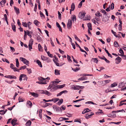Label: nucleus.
I'll return each mask as SVG.
<instances>
[{
	"instance_id": "f257e3e1",
	"label": "nucleus",
	"mask_w": 126,
	"mask_h": 126,
	"mask_svg": "<svg viewBox=\"0 0 126 126\" xmlns=\"http://www.w3.org/2000/svg\"><path fill=\"white\" fill-rule=\"evenodd\" d=\"M39 80L40 81L41 84H46L48 82V80H46V79L42 77H40L38 78Z\"/></svg>"
},
{
	"instance_id": "f03ea898",
	"label": "nucleus",
	"mask_w": 126,
	"mask_h": 126,
	"mask_svg": "<svg viewBox=\"0 0 126 126\" xmlns=\"http://www.w3.org/2000/svg\"><path fill=\"white\" fill-rule=\"evenodd\" d=\"M20 59L23 62L24 64H26L27 65H29V62L26 59L20 57Z\"/></svg>"
},
{
	"instance_id": "7ed1b4c3",
	"label": "nucleus",
	"mask_w": 126,
	"mask_h": 126,
	"mask_svg": "<svg viewBox=\"0 0 126 126\" xmlns=\"http://www.w3.org/2000/svg\"><path fill=\"white\" fill-rule=\"evenodd\" d=\"M23 79V80H27V77L26 75L24 74H21L19 77V80L21 81L22 80V78Z\"/></svg>"
},
{
	"instance_id": "20e7f679",
	"label": "nucleus",
	"mask_w": 126,
	"mask_h": 126,
	"mask_svg": "<svg viewBox=\"0 0 126 126\" xmlns=\"http://www.w3.org/2000/svg\"><path fill=\"white\" fill-rule=\"evenodd\" d=\"M33 40L32 38H31L29 41V50L30 51H31V50L32 49V46L33 44Z\"/></svg>"
},
{
	"instance_id": "39448f33",
	"label": "nucleus",
	"mask_w": 126,
	"mask_h": 126,
	"mask_svg": "<svg viewBox=\"0 0 126 126\" xmlns=\"http://www.w3.org/2000/svg\"><path fill=\"white\" fill-rule=\"evenodd\" d=\"M67 27L68 29H70L72 27V21L71 20L69 19L67 25Z\"/></svg>"
},
{
	"instance_id": "423d86ee",
	"label": "nucleus",
	"mask_w": 126,
	"mask_h": 126,
	"mask_svg": "<svg viewBox=\"0 0 126 126\" xmlns=\"http://www.w3.org/2000/svg\"><path fill=\"white\" fill-rule=\"evenodd\" d=\"M86 13H84L83 12H80L79 15V17L81 19L83 18L84 16Z\"/></svg>"
},
{
	"instance_id": "0eeeda50",
	"label": "nucleus",
	"mask_w": 126,
	"mask_h": 126,
	"mask_svg": "<svg viewBox=\"0 0 126 126\" xmlns=\"http://www.w3.org/2000/svg\"><path fill=\"white\" fill-rule=\"evenodd\" d=\"M41 59L43 60L46 61L47 62H49V60L48 59L47 57H45L44 56H41Z\"/></svg>"
},
{
	"instance_id": "6e6552de",
	"label": "nucleus",
	"mask_w": 126,
	"mask_h": 126,
	"mask_svg": "<svg viewBox=\"0 0 126 126\" xmlns=\"http://www.w3.org/2000/svg\"><path fill=\"white\" fill-rule=\"evenodd\" d=\"M54 86H55L51 82L47 89V90H48L50 89H51L52 88L53 89V87Z\"/></svg>"
},
{
	"instance_id": "1a4fd4ad",
	"label": "nucleus",
	"mask_w": 126,
	"mask_h": 126,
	"mask_svg": "<svg viewBox=\"0 0 126 126\" xmlns=\"http://www.w3.org/2000/svg\"><path fill=\"white\" fill-rule=\"evenodd\" d=\"M14 9L15 11V12L16 14H18L19 13V8H17L16 6L14 7Z\"/></svg>"
},
{
	"instance_id": "9d476101",
	"label": "nucleus",
	"mask_w": 126,
	"mask_h": 126,
	"mask_svg": "<svg viewBox=\"0 0 126 126\" xmlns=\"http://www.w3.org/2000/svg\"><path fill=\"white\" fill-rule=\"evenodd\" d=\"M91 111L88 108H87L86 109H85L84 110H83L82 112V114H85V113L89 112L90 111Z\"/></svg>"
},
{
	"instance_id": "9b49d317",
	"label": "nucleus",
	"mask_w": 126,
	"mask_h": 126,
	"mask_svg": "<svg viewBox=\"0 0 126 126\" xmlns=\"http://www.w3.org/2000/svg\"><path fill=\"white\" fill-rule=\"evenodd\" d=\"M31 94L33 96L35 97H36L38 96V94L35 93L31 92Z\"/></svg>"
},
{
	"instance_id": "f8f14e48",
	"label": "nucleus",
	"mask_w": 126,
	"mask_h": 126,
	"mask_svg": "<svg viewBox=\"0 0 126 126\" xmlns=\"http://www.w3.org/2000/svg\"><path fill=\"white\" fill-rule=\"evenodd\" d=\"M115 60L118 61V62H116V63L118 64L119 63L121 62V58L119 57H118L115 59Z\"/></svg>"
},
{
	"instance_id": "ddd939ff",
	"label": "nucleus",
	"mask_w": 126,
	"mask_h": 126,
	"mask_svg": "<svg viewBox=\"0 0 126 126\" xmlns=\"http://www.w3.org/2000/svg\"><path fill=\"white\" fill-rule=\"evenodd\" d=\"M44 94H47L48 96H49L51 94L47 90L44 91Z\"/></svg>"
},
{
	"instance_id": "4468645a",
	"label": "nucleus",
	"mask_w": 126,
	"mask_h": 126,
	"mask_svg": "<svg viewBox=\"0 0 126 126\" xmlns=\"http://www.w3.org/2000/svg\"><path fill=\"white\" fill-rule=\"evenodd\" d=\"M6 3V1L2 0L0 2V4L2 7L3 6V5Z\"/></svg>"
},
{
	"instance_id": "2eb2a0df",
	"label": "nucleus",
	"mask_w": 126,
	"mask_h": 126,
	"mask_svg": "<svg viewBox=\"0 0 126 126\" xmlns=\"http://www.w3.org/2000/svg\"><path fill=\"white\" fill-rule=\"evenodd\" d=\"M75 5L74 3H72V4L71 6V10L73 11L75 9Z\"/></svg>"
},
{
	"instance_id": "dca6fc26",
	"label": "nucleus",
	"mask_w": 126,
	"mask_h": 126,
	"mask_svg": "<svg viewBox=\"0 0 126 126\" xmlns=\"http://www.w3.org/2000/svg\"><path fill=\"white\" fill-rule=\"evenodd\" d=\"M34 23L36 26H38L40 22L37 20H35L34 21Z\"/></svg>"
},
{
	"instance_id": "f3484780",
	"label": "nucleus",
	"mask_w": 126,
	"mask_h": 126,
	"mask_svg": "<svg viewBox=\"0 0 126 126\" xmlns=\"http://www.w3.org/2000/svg\"><path fill=\"white\" fill-rule=\"evenodd\" d=\"M31 122L30 120L28 121L26 123V125L27 126H30L31 125Z\"/></svg>"
},
{
	"instance_id": "a211bd4d",
	"label": "nucleus",
	"mask_w": 126,
	"mask_h": 126,
	"mask_svg": "<svg viewBox=\"0 0 126 126\" xmlns=\"http://www.w3.org/2000/svg\"><path fill=\"white\" fill-rule=\"evenodd\" d=\"M27 104L28 105H29V106L31 107L32 106V102L30 101H28L27 103Z\"/></svg>"
},
{
	"instance_id": "6ab92c4d",
	"label": "nucleus",
	"mask_w": 126,
	"mask_h": 126,
	"mask_svg": "<svg viewBox=\"0 0 126 126\" xmlns=\"http://www.w3.org/2000/svg\"><path fill=\"white\" fill-rule=\"evenodd\" d=\"M38 48L39 51H42V47L41 46L40 44H39L38 45Z\"/></svg>"
},
{
	"instance_id": "aec40b11",
	"label": "nucleus",
	"mask_w": 126,
	"mask_h": 126,
	"mask_svg": "<svg viewBox=\"0 0 126 126\" xmlns=\"http://www.w3.org/2000/svg\"><path fill=\"white\" fill-rule=\"evenodd\" d=\"M87 26L88 28V29H89L90 30H92V24L91 23H89L87 24Z\"/></svg>"
},
{
	"instance_id": "412c9836",
	"label": "nucleus",
	"mask_w": 126,
	"mask_h": 126,
	"mask_svg": "<svg viewBox=\"0 0 126 126\" xmlns=\"http://www.w3.org/2000/svg\"><path fill=\"white\" fill-rule=\"evenodd\" d=\"M55 73L56 75H60V71L57 69H55Z\"/></svg>"
},
{
	"instance_id": "4be33fe9",
	"label": "nucleus",
	"mask_w": 126,
	"mask_h": 126,
	"mask_svg": "<svg viewBox=\"0 0 126 126\" xmlns=\"http://www.w3.org/2000/svg\"><path fill=\"white\" fill-rule=\"evenodd\" d=\"M36 62L38 63V65L41 67H42V65L41 64V62L38 60H37L36 61Z\"/></svg>"
},
{
	"instance_id": "5701e85b",
	"label": "nucleus",
	"mask_w": 126,
	"mask_h": 126,
	"mask_svg": "<svg viewBox=\"0 0 126 126\" xmlns=\"http://www.w3.org/2000/svg\"><path fill=\"white\" fill-rule=\"evenodd\" d=\"M72 16H73L71 18L72 20L73 21V22H74V20L76 21V16L74 15H72Z\"/></svg>"
},
{
	"instance_id": "b1692460",
	"label": "nucleus",
	"mask_w": 126,
	"mask_h": 126,
	"mask_svg": "<svg viewBox=\"0 0 126 126\" xmlns=\"http://www.w3.org/2000/svg\"><path fill=\"white\" fill-rule=\"evenodd\" d=\"M125 86L124 83L123 82H121L119 83V86L120 88H122Z\"/></svg>"
},
{
	"instance_id": "393cba45",
	"label": "nucleus",
	"mask_w": 126,
	"mask_h": 126,
	"mask_svg": "<svg viewBox=\"0 0 126 126\" xmlns=\"http://www.w3.org/2000/svg\"><path fill=\"white\" fill-rule=\"evenodd\" d=\"M9 78L10 79H16V77L13 75H8Z\"/></svg>"
},
{
	"instance_id": "a878e982",
	"label": "nucleus",
	"mask_w": 126,
	"mask_h": 126,
	"mask_svg": "<svg viewBox=\"0 0 126 126\" xmlns=\"http://www.w3.org/2000/svg\"><path fill=\"white\" fill-rule=\"evenodd\" d=\"M16 66L17 67H18L19 66V63L18 60L17 59H16Z\"/></svg>"
},
{
	"instance_id": "bb28decb",
	"label": "nucleus",
	"mask_w": 126,
	"mask_h": 126,
	"mask_svg": "<svg viewBox=\"0 0 126 126\" xmlns=\"http://www.w3.org/2000/svg\"><path fill=\"white\" fill-rule=\"evenodd\" d=\"M105 51L106 52V53L108 54V56L112 58V57L111 55L109 53L108 51L106 49V48L105 49Z\"/></svg>"
},
{
	"instance_id": "cd10ccee",
	"label": "nucleus",
	"mask_w": 126,
	"mask_h": 126,
	"mask_svg": "<svg viewBox=\"0 0 126 126\" xmlns=\"http://www.w3.org/2000/svg\"><path fill=\"white\" fill-rule=\"evenodd\" d=\"M92 60H93L94 62L96 63H97L98 62V60L96 58H92Z\"/></svg>"
},
{
	"instance_id": "c85d7f7f",
	"label": "nucleus",
	"mask_w": 126,
	"mask_h": 126,
	"mask_svg": "<svg viewBox=\"0 0 126 126\" xmlns=\"http://www.w3.org/2000/svg\"><path fill=\"white\" fill-rule=\"evenodd\" d=\"M59 99L58 98H53L52 99V101H53V102L54 103L58 101L59 100Z\"/></svg>"
},
{
	"instance_id": "c756f323",
	"label": "nucleus",
	"mask_w": 126,
	"mask_h": 126,
	"mask_svg": "<svg viewBox=\"0 0 126 126\" xmlns=\"http://www.w3.org/2000/svg\"><path fill=\"white\" fill-rule=\"evenodd\" d=\"M114 46L116 47H118L119 46L118 43L116 41H115L114 43Z\"/></svg>"
},
{
	"instance_id": "7c9ffc66",
	"label": "nucleus",
	"mask_w": 126,
	"mask_h": 126,
	"mask_svg": "<svg viewBox=\"0 0 126 126\" xmlns=\"http://www.w3.org/2000/svg\"><path fill=\"white\" fill-rule=\"evenodd\" d=\"M41 38L40 35H38L37 36V40L38 42H40L41 41Z\"/></svg>"
},
{
	"instance_id": "2f4dec72",
	"label": "nucleus",
	"mask_w": 126,
	"mask_h": 126,
	"mask_svg": "<svg viewBox=\"0 0 126 126\" xmlns=\"http://www.w3.org/2000/svg\"><path fill=\"white\" fill-rule=\"evenodd\" d=\"M60 119H61V121L67 120L69 119V118H65V117H61L60 118Z\"/></svg>"
},
{
	"instance_id": "473e14b6",
	"label": "nucleus",
	"mask_w": 126,
	"mask_h": 126,
	"mask_svg": "<svg viewBox=\"0 0 126 126\" xmlns=\"http://www.w3.org/2000/svg\"><path fill=\"white\" fill-rule=\"evenodd\" d=\"M117 84L116 83H114L111 84V87H115L117 85Z\"/></svg>"
},
{
	"instance_id": "72a5a7b5",
	"label": "nucleus",
	"mask_w": 126,
	"mask_h": 126,
	"mask_svg": "<svg viewBox=\"0 0 126 126\" xmlns=\"http://www.w3.org/2000/svg\"><path fill=\"white\" fill-rule=\"evenodd\" d=\"M22 25L25 27H27V23L25 22H23L22 23Z\"/></svg>"
},
{
	"instance_id": "f704fd0d",
	"label": "nucleus",
	"mask_w": 126,
	"mask_h": 126,
	"mask_svg": "<svg viewBox=\"0 0 126 126\" xmlns=\"http://www.w3.org/2000/svg\"><path fill=\"white\" fill-rule=\"evenodd\" d=\"M95 15L97 16H102L101 14H100V13H99V12L98 11H97L95 14Z\"/></svg>"
},
{
	"instance_id": "c9c22d12",
	"label": "nucleus",
	"mask_w": 126,
	"mask_h": 126,
	"mask_svg": "<svg viewBox=\"0 0 126 126\" xmlns=\"http://www.w3.org/2000/svg\"><path fill=\"white\" fill-rule=\"evenodd\" d=\"M76 88L77 89H76V90H79V88H81V89H82L84 88V87L83 86H76Z\"/></svg>"
},
{
	"instance_id": "e433bc0d",
	"label": "nucleus",
	"mask_w": 126,
	"mask_h": 126,
	"mask_svg": "<svg viewBox=\"0 0 126 126\" xmlns=\"http://www.w3.org/2000/svg\"><path fill=\"white\" fill-rule=\"evenodd\" d=\"M67 59L69 62H72V61L71 59L70 56L68 55H67Z\"/></svg>"
},
{
	"instance_id": "4c0bfd02",
	"label": "nucleus",
	"mask_w": 126,
	"mask_h": 126,
	"mask_svg": "<svg viewBox=\"0 0 126 126\" xmlns=\"http://www.w3.org/2000/svg\"><path fill=\"white\" fill-rule=\"evenodd\" d=\"M52 83L54 84L55 86L59 82V81H54L51 82Z\"/></svg>"
},
{
	"instance_id": "58836bf2",
	"label": "nucleus",
	"mask_w": 126,
	"mask_h": 126,
	"mask_svg": "<svg viewBox=\"0 0 126 126\" xmlns=\"http://www.w3.org/2000/svg\"><path fill=\"white\" fill-rule=\"evenodd\" d=\"M12 29L14 32H16V26L15 25H12Z\"/></svg>"
},
{
	"instance_id": "ea45409f",
	"label": "nucleus",
	"mask_w": 126,
	"mask_h": 126,
	"mask_svg": "<svg viewBox=\"0 0 126 126\" xmlns=\"http://www.w3.org/2000/svg\"><path fill=\"white\" fill-rule=\"evenodd\" d=\"M74 37L76 39L77 41H78L80 42H81V41L80 40L78 37L76 35H74Z\"/></svg>"
},
{
	"instance_id": "a19ab883",
	"label": "nucleus",
	"mask_w": 126,
	"mask_h": 126,
	"mask_svg": "<svg viewBox=\"0 0 126 126\" xmlns=\"http://www.w3.org/2000/svg\"><path fill=\"white\" fill-rule=\"evenodd\" d=\"M40 16L41 17H43L44 18H45V17L44 15L43 14V13L41 11L40 12Z\"/></svg>"
},
{
	"instance_id": "79ce46f5",
	"label": "nucleus",
	"mask_w": 126,
	"mask_h": 126,
	"mask_svg": "<svg viewBox=\"0 0 126 126\" xmlns=\"http://www.w3.org/2000/svg\"><path fill=\"white\" fill-rule=\"evenodd\" d=\"M103 60H105L106 62L108 63H109L110 62V61L109 60H107L104 56V59H103Z\"/></svg>"
},
{
	"instance_id": "37998d69",
	"label": "nucleus",
	"mask_w": 126,
	"mask_h": 126,
	"mask_svg": "<svg viewBox=\"0 0 126 126\" xmlns=\"http://www.w3.org/2000/svg\"><path fill=\"white\" fill-rule=\"evenodd\" d=\"M47 53L48 55L49 56L51 57H52L53 56V55L51 54H50L49 51L47 52Z\"/></svg>"
},
{
	"instance_id": "c03bdc74",
	"label": "nucleus",
	"mask_w": 126,
	"mask_h": 126,
	"mask_svg": "<svg viewBox=\"0 0 126 126\" xmlns=\"http://www.w3.org/2000/svg\"><path fill=\"white\" fill-rule=\"evenodd\" d=\"M62 111V110L61 109V108L59 107H58L56 109V111L57 112H59L60 110Z\"/></svg>"
},
{
	"instance_id": "a18cd8bd",
	"label": "nucleus",
	"mask_w": 126,
	"mask_h": 126,
	"mask_svg": "<svg viewBox=\"0 0 126 126\" xmlns=\"http://www.w3.org/2000/svg\"><path fill=\"white\" fill-rule=\"evenodd\" d=\"M119 52L121 54H124V51L121 48H120Z\"/></svg>"
},
{
	"instance_id": "49530a36",
	"label": "nucleus",
	"mask_w": 126,
	"mask_h": 126,
	"mask_svg": "<svg viewBox=\"0 0 126 126\" xmlns=\"http://www.w3.org/2000/svg\"><path fill=\"white\" fill-rule=\"evenodd\" d=\"M26 67V65H24L23 66H21L20 68V69L19 70H21L22 69H25Z\"/></svg>"
},
{
	"instance_id": "de8ad7c7",
	"label": "nucleus",
	"mask_w": 126,
	"mask_h": 126,
	"mask_svg": "<svg viewBox=\"0 0 126 126\" xmlns=\"http://www.w3.org/2000/svg\"><path fill=\"white\" fill-rule=\"evenodd\" d=\"M79 68H76V69H73V68H72V69L75 72H76L78 71L79 70Z\"/></svg>"
},
{
	"instance_id": "09e8293b",
	"label": "nucleus",
	"mask_w": 126,
	"mask_h": 126,
	"mask_svg": "<svg viewBox=\"0 0 126 126\" xmlns=\"http://www.w3.org/2000/svg\"><path fill=\"white\" fill-rule=\"evenodd\" d=\"M90 103H91L93 104H95L92 101H88L85 103V104H90Z\"/></svg>"
},
{
	"instance_id": "8fccbe9b",
	"label": "nucleus",
	"mask_w": 126,
	"mask_h": 126,
	"mask_svg": "<svg viewBox=\"0 0 126 126\" xmlns=\"http://www.w3.org/2000/svg\"><path fill=\"white\" fill-rule=\"evenodd\" d=\"M65 84H63L62 85H58V86L59 87V88H63L65 86Z\"/></svg>"
},
{
	"instance_id": "3c124183",
	"label": "nucleus",
	"mask_w": 126,
	"mask_h": 126,
	"mask_svg": "<svg viewBox=\"0 0 126 126\" xmlns=\"http://www.w3.org/2000/svg\"><path fill=\"white\" fill-rule=\"evenodd\" d=\"M58 18L60 19H61V15L59 11H58Z\"/></svg>"
},
{
	"instance_id": "603ef678",
	"label": "nucleus",
	"mask_w": 126,
	"mask_h": 126,
	"mask_svg": "<svg viewBox=\"0 0 126 126\" xmlns=\"http://www.w3.org/2000/svg\"><path fill=\"white\" fill-rule=\"evenodd\" d=\"M26 32H27V35L29 36L30 37V38H31L32 37V36L30 34V32H29V31L28 30H27Z\"/></svg>"
},
{
	"instance_id": "864d4df0",
	"label": "nucleus",
	"mask_w": 126,
	"mask_h": 126,
	"mask_svg": "<svg viewBox=\"0 0 126 126\" xmlns=\"http://www.w3.org/2000/svg\"><path fill=\"white\" fill-rule=\"evenodd\" d=\"M82 2H82V1H81L80 2V3L79 4L78 6L79 8L80 7H81L82 6Z\"/></svg>"
},
{
	"instance_id": "5fc2aeb1",
	"label": "nucleus",
	"mask_w": 126,
	"mask_h": 126,
	"mask_svg": "<svg viewBox=\"0 0 126 126\" xmlns=\"http://www.w3.org/2000/svg\"><path fill=\"white\" fill-rule=\"evenodd\" d=\"M78 80H85V78L83 77H81L80 78L78 79Z\"/></svg>"
},
{
	"instance_id": "6e6d98bb",
	"label": "nucleus",
	"mask_w": 126,
	"mask_h": 126,
	"mask_svg": "<svg viewBox=\"0 0 126 126\" xmlns=\"http://www.w3.org/2000/svg\"><path fill=\"white\" fill-rule=\"evenodd\" d=\"M114 4L113 3H112L111 4V10H113L114 8Z\"/></svg>"
},
{
	"instance_id": "4d7b16f0",
	"label": "nucleus",
	"mask_w": 126,
	"mask_h": 126,
	"mask_svg": "<svg viewBox=\"0 0 126 126\" xmlns=\"http://www.w3.org/2000/svg\"><path fill=\"white\" fill-rule=\"evenodd\" d=\"M118 26V29L120 31H121L122 29V26L121 24H119Z\"/></svg>"
},
{
	"instance_id": "13d9d810",
	"label": "nucleus",
	"mask_w": 126,
	"mask_h": 126,
	"mask_svg": "<svg viewBox=\"0 0 126 126\" xmlns=\"http://www.w3.org/2000/svg\"><path fill=\"white\" fill-rule=\"evenodd\" d=\"M27 69L28 71V73L29 74H30L32 73V70L30 69L27 68Z\"/></svg>"
},
{
	"instance_id": "bf43d9fd",
	"label": "nucleus",
	"mask_w": 126,
	"mask_h": 126,
	"mask_svg": "<svg viewBox=\"0 0 126 126\" xmlns=\"http://www.w3.org/2000/svg\"><path fill=\"white\" fill-rule=\"evenodd\" d=\"M88 114V116L90 118L92 115L94 114V113L93 112H91L90 113H89Z\"/></svg>"
},
{
	"instance_id": "052dcab7",
	"label": "nucleus",
	"mask_w": 126,
	"mask_h": 126,
	"mask_svg": "<svg viewBox=\"0 0 126 126\" xmlns=\"http://www.w3.org/2000/svg\"><path fill=\"white\" fill-rule=\"evenodd\" d=\"M44 116L46 117L48 119L49 121H50V119H51V118L50 117L48 116L46 114L44 115Z\"/></svg>"
},
{
	"instance_id": "680f3d73",
	"label": "nucleus",
	"mask_w": 126,
	"mask_h": 126,
	"mask_svg": "<svg viewBox=\"0 0 126 126\" xmlns=\"http://www.w3.org/2000/svg\"><path fill=\"white\" fill-rule=\"evenodd\" d=\"M37 4H35V7L34 9V11H35L36 12V10L37 9Z\"/></svg>"
},
{
	"instance_id": "e2e57ef3",
	"label": "nucleus",
	"mask_w": 126,
	"mask_h": 126,
	"mask_svg": "<svg viewBox=\"0 0 126 126\" xmlns=\"http://www.w3.org/2000/svg\"><path fill=\"white\" fill-rule=\"evenodd\" d=\"M18 100L19 101V102H23V100L21 98L20 96L19 97Z\"/></svg>"
},
{
	"instance_id": "0e129e2a",
	"label": "nucleus",
	"mask_w": 126,
	"mask_h": 126,
	"mask_svg": "<svg viewBox=\"0 0 126 126\" xmlns=\"http://www.w3.org/2000/svg\"><path fill=\"white\" fill-rule=\"evenodd\" d=\"M124 59H126V55L124 54H122V57Z\"/></svg>"
},
{
	"instance_id": "69168bd1",
	"label": "nucleus",
	"mask_w": 126,
	"mask_h": 126,
	"mask_svg": "<svg viewBox=\"0 0 126 126\" xmlns=\"http://www.w3.org/2000/svg\"><path fill=\"white\" fill-rule=\"evenodd\" d=\"M10 67L12 69H13L15 67V66L12 63H11L10 64Z\"/></svg>"
},
{
	"instance_id": "338daca9",
	"label": "nucleus",
	"mask_w": 126,
	"mask_h": 126,
	"mask_svg": "<svg viewBox=\"0 0 126 126\" xmlns=\"http://www.w3.org/2000/svg\"><path fill=\"white\" fill-rule=\"evenodd\" d=\"M0 114L2 115H3L5 114V113L4 112V110H0Z\"/></svg>"
},
{
	"instance_id": "774afa93",
	"label": "nucleus",
	"mask_w": 126,
	"mask_h": 126,
	"mask_svg": "<svg viewBox=\"0 0 126 126\" xmlns=\"http://www.w3.org/2000/svg\"><path fill=\"white\" fill-rule=\"evenodd\" d=\"M90 17L89 16L85 17L84 20H90Z\"/></svg>"
}]
</instances>
